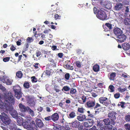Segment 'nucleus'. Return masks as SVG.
Wrapping results in <instances>:
<instances>
[{
    "label": "nucleus",
    "mask_w": 130,
    "mask_h": 130,
    "mask_svg": "<svg viewBox=\"0 0 130 130\" xmlns=\"http://www.w3.org/2000/svg\"><path fill=\"white\" fill-rule=\"evenodd\" d=\"M5 98V101L4 106H1L0 108L5 109V111L8 113V111L11 115L14 118H16L18 117V113L17 111L13 109L12 105H14L15 103V99L13 95L10 93H8Z\"/></svg>",
    "instance_id": "1"
},
{
    "label": "nucleus",
    "mask_w": 130,
    "mask_h": 130,
    "mask_svg": "<svg viewBox=\"0 0 130 130\" xmlns=\"http://www.w3.org/2000/svg\"><path fill=\"white\" fill-rule=\"evenodd\" d=\"M16 118L18 125L20 126L23 125L24 127L28 130H37V127L34 120H33L30 116L27 117L24 122L23 119L21 117H18Z\"/></svg>",
    "instance_id": "2"
},
{
    "label": "nucleus",
    "mask_w": 130,
    "mask_h": 130,
    "mask_svg": "<svg viewBox=\"0 0 130 130\" xmlns=\"http://www.w3.org/2000/svg\"><path fill=\"white\" fill-rule=\"evenodd\" d=\"M90 99L87 101L86 103V107L89 108H92L94 107V109H95L99 107H101V105L98 103L95 104V99L92 98H90Z\"/></svg>",
    "instance_id": "3"
},
{
    "label": "nucleus",
    "mask_w": 130,
    "mask_h": 130,
    "mask_svg": "<svg viewBox=\"0 0 130 130\" xmlns=\"http://www.w3.org/2000/svg\"><path fill=\"white\" fill-rule=\"evenodd\" d=\"M13 90L15 93V97L17 99H20L22 96L20 87L18 85L14 86L13 87Z\"/></svg>",
    "instance_id": "4"
},
{
    "label": "nucleus",
    "mask_w": 130,
    "mask_h": 130,
    "mask_svg": "<svg viewBox=\"0 0 130 130\" xmlns=\"http://www.w3.org/2000/svg\"><path fill=\"white\" fill-rule=\"evenodd\" d=\"M99 101L100 103L102 104L106 107H107L110 104L111 102L106 97H101L99 99Z\"/></svg>",
    "instance_id": "5"
},
{
    "label": "nucleus",
    "mask_w": 130,
    "mask_h": 130,
    "mask_svg": "<svg viewBox=\"0 0 130 130\" xmlns=\"http://www.w3.org/2000/svg\"><path fill=\"white\" fill-rule=\"evenodd\" d=\"M96 16L98 18L103 21L106 20L107 19L106 13L104 11L101 10L98 11Z\"/></svg>",
    "instance_id": "6"
},
{
    "label": "nucleus",
    "mask_w": 130,
    "mask_h": 130,
    "mask_svg": "<svg viewBox=\"0 0 130 130\" xmlns=\"http://www.w3.org/2000/svg\"><path fill=\"white\" fill-rule=\"evenodd\" d=\"M1 120L7 126L11 122V120L8 115L4 112L2 113Z\"/></svg>",
    "instance_id": "7"
},
{
    "label": "nucleus",
    "mask_w": 130,
    "mask_h": 130,
    "mask_svg": "<svg viewBox=\"0 0 130 130\" xmlns=\"http://www.w3.org/2000/svg\"><path fill=\"white\" fill-rule=\"evenodd\" d=\"M70 125L74 128H78V129H82L83 128L82 125L80 124V122L77 120L69 123Z\"/></svg>",
    "instance_id": "8"
},
{
    "label": "nucleus",
    "mask_w": 130,
    "mask_h": 130,
    "mask_svg": "<svg viewBox=\"0 0 130 130\" xmlns=\"http://www.w3.org/2000/svg\"><path fill=\"white\" fill-rule=\"evenodd\" d=\"M117 40L118 42H122L126 40V35L122 33L117 36Z\"/></svg>",
    "instance_id": "9"
},
{
    "label": "nucleus",
    "mask_w": 130,
    "mask_h": 130,
    "mask_svg": "<svg viewBox=\"0 0 130 130\" xmlns=\"http://www.w3.org/2000/svg\"><path fill=\"white\" fill-rule=\"evenodd\" d=\"M103 121L105 125H114L115 124V121H112L109 118H107L104 119Z\"/></svg>",
    "instance_id": "10"
},
{
    "label": "nucleus",
    "mask_w": 130,
    "mask_h": 130,
    "mask_svg": "<svg viewBox=\"0 0 130 130\" xmlns=\"http://www.w3.org/2000/svg\"><path fill=\"white\" fill-rule=\"evenodd\" d=\"M20 109L22 112H27L28 106L26 107L22 103H20L19 105Z\"/></svg>",
    "instance_id": "11"
},
{
    "label": "nucleus",
    "mask_w": 130,
    "mask_h": 130,
    "mask_svg": "<svg viewBox=\"0 0 130 130\" xmlns=\"http://www.w3.org/2000/svg\"><path fill=\"white\" fill-rule=\"evenodd\" d=\"M35 122L37 126L39 127L42 128L44 126V124L41 120L37 118L35 120Z\"/></svg>",
    "instance_id": "12"
},
{
    "label": "nucleus",
    "mask_w": 130,
    "mask_h": 130,
    "mask_svg": "<svg viewBox=\"0 0 130 130\" xmlns=\"http://www.w3.org/2000/svg\"><path fill=\"white\" fill-rule=\"evenodd\" d=\"M113 31L114 34L117 36L123 33L122 31L120 28L118 27L114 28Z\"/></svg>",
    "instance_id": "13"
},
{
    "label": "nucleus",
    "mask_w": 130,
    "mask_h": 130,
    "mask_svg": "<svg viewBox=\"0 0 130 130\" xmlns=\"http://www.w3.org/2000/svg\"><path fill=\"white\" fill-rule=\"evenodd\" d=\"M117 113L114 111H112L108 114V117L112 121H115V120L116 119V115Z\"/></svg>",
    "instance_id": "14"
},
{
    "label": "nucleus",
    "mask_w": 130,
    "mask_h": 130,
    "mask_svg": "<svg viewBox=\"0 0 130 130\" xmlns=\"http://www.w3.org/2000/svg\"><path fill=\"white\" fill-rule=\"evenodd\" d=\"M79 96L82 100H79L78 101V102L80 104H84L86 101L87 97L86 96L83 94H80Z\"/></svg>",
    "instance_id": "15"
},
{
    "label": "nucleus",
    "mask_w": 130,
    "mask_h": 130,
    "mask_svg": "<svg viewBox=\"0 0 130 130\" xmlns=\"http://www.w3.org/2000/svg\"><path fill=\"white\" fill-rule=\"evenodd\" d=\"M88 121L87 122H85L84 123V125L85 127H90L93 125L94 121Z\"/></svg>",
    "instance_id": "16"
},
{
    "label": "nucleus",
    "mask_w": 130,
    "mask_h": 130,
    "mask_svg": "<svg viewBox=\"0 0 130 130\" xmlns=\"http://www.w3.org/2000/svg\"><path fill=\"white\" fill-rule=\"evenodd\" d=\"M97 126L100 128L101 130H103L104 128V123L102 121H97Z\"/></svg>",
    "instance_id": "17"
},
{
    "label": "nucleus",
    "mask_w": 130,
    "mask_h": 130,
    "mask_svg": "<svg viewBox=\"0 0 130 130\" xmlns=\"http://www.w3.org/2000/svg\"><path fill=\"white\" fill-rule=\"evenodd\" d=\"M77 119L79 121H86V116L85 115H82L78 116L77 118Z\"/></svg>",
    "instance_id": "18"
},
{
    "label": "nucleus",
    "mask_w": 130,
    "mask_h": 130,
    "mask_svg": "<svg viewBox=\"0 0 130 130\" xmlns=\"http://www.w3.org/2000/svg\"><path fill=\"white\" fill-rule=\"evenodd\" d=\"M8 125L9 128L10 130H17V126L14 123L10 122Z\"/></svg>",
    "instance_id": "19"
},
{
    "label": "nucleus",
    "mask_w": 130,
    "mask_h": 130,
    "mask_svg": "<svg viewBox=\"0 0 130 130\" xmlns=\"http://www.w3.org/2000/svg\"><path fill=\"white\" fill-rule=\"evenodd\" d=\"M52 119L54 121H57L59 119L58 114L57 113H55L51 116Z\"/></svg>",
    "instance_id": "20"
},
{
    "label": "nucleus",
    "mask_w": 130,
    "mask_h": 130,
    "mask_svg": "<svg viewBox=\"0 0 130 130\" xmlns=\"http://www.w3.org/2000/svg\"><path fill=\"white\" fill-rule=\"evenodd\" d=\"M86 120L94 121L93 119L94 118V116L93 114H88L87 116H86Z\"/></svg>",
    "instance_id": "21"
},
{
    "label": "nucleus",
    "mask_w": 130,
    "mask_h": 130,
    "mask_svg": "<svg viewBox=\"0 0 130 130\" xmlns=\"http://www.w3.org/2000/svg\"><path fill=\"white\" fill-rule=\"evenodd\" d=\"M123 7V5L120 3L117 4L115 7V9L117 10H120Z\"/></svg>",
    "instance_id": "22"
},
{
    "label": "nucleus",
    "mask_w": 130,
    "mask_h": 130,
    "mask_svg": "<svg viewBox=\"0 0 130 130\" xmlns=\"http://www.w3.org/2000/svg\"><path fill=\"white\" fill-rule=\"evenodd\" d=\"M122 47L124 50H127L129 49L130 45L128 43H125L122 45Z\"/></svg>",
    "instance_id": "23"
},
{
    "label": "nucleus",
    "mask_w": 130,
    "mask_h": 130,
    "mask_svg": "<svg viewBox=\"0 0 130 130\" xmlns=\"http://www.w3.org/2000/svg\"><path fill=\"white\" fill-rule=\"evenodd\" d=\"M28 102L30 105H33L35 104V102L34 101L33 98L30 96H28L27 99Z\"/></svg>",
    "instance_id": "24"
},
{
    "label": "nucleus",
    "mask_w": 130,
    "mask_h": 130,
    "mask_svg": "<svg viewBox=\"0 0 130 130\" xmlns=\"http://www.w3.org/2000/svg\"><path fill=\"white\" fill-rule=\"evenodd\" d=\"M93 69L95 72H98L100 70V66L98 64H95L93 67Z\"/></svg>",
    "instance_id": "25"
},
{
    "label": "nucleus",
    "mask_w": 130,
    "mask_h": 130,
    "mask_svg": "<svg viewBox=\"0 0 130 130\" xmlns=\"http://www.w3.org/2000/svg\"><path fill=\"white\" fill-rule=\"evenodd\" d=\"M27 112H28L32 117L34 116L35 115V113L34 111L29 107L28 108L27 110Z\"/></svg>",
    "instance_id": "26"
},
{
    "label": "nucleus",
    "mask_w": 130,
    "mask_h": 130,
    "mask_svg": "<svg viewBox=\"0 0 130 130\" xmlns=\"http://www.w3.org/2000/svg\"><path fill=\"white\" fill-rule=\"evenodd\" d=\"M116 73H115L112 72L110 75L109 79L110 80H113L116 76Z\"/></svg>",
    "instance_id": "27"
},
{
    "label": "nucleus",
    "mask_w": 130,
    "mask_h": 130,
    "mask_svg": "<svg viewBox=\"0 0 130 130\" xmlns=\"http://www.w3.org/2000/svg\"><path fill=\"white\" fill-rule=\"evenodd\" d=\"M23 75V74L21 71H19L16 73V76L18 78H21Z\"/></svg>",
    "instance_id": "28"
},
{
    "label": "nucleus",
    "mask_w": 130,
    "mask_h": 130,
    "mask_svg": "<svg viewBox=\"0 0 130 130\" xmlns=\"http://www.w3.org/2000/svg\"><path fill=\"white\" fill-rule=\"evenodd\" d=\"M63 67L67 69L73 70L74 68L72 66H71L70 65L67 64L64 65Z\"/></svg>",
    "instance_id": "29"
},
{
    "label": "nucleus",
    "mask_w": 130,
    "mask_h": 130,
    "mask_svg": "<svg viewBox=\"0 0 130 130\" xmlns=\"http://www.w3.org/2000/svg\"><path fill=\"white\" fill-rule=\"evenodd\" d=\"M29 46V45L28 43H25L24 44V46L23 47V51H22V53H24L25 51L27 50Z\"/></svg>",
    "instance_id": "30"
},
{
    "label": "nucleus",
    "mask_w": 130,
    "mask_h": 130,
    "mask_svg": "<svg viewBox=\"0 0 130 130\" xmlns=\"http://www.w3.org/2000/svg\"><path fill=\"white\" fill-rule=\"evenodd\" d=\"M124 23L126 25H130V19L128 18L124 19Z\"/></svg>",
    "instance_id": "31"
},
{
    "label": "nucleus",
    "mask_w": 130,
    "mask_h": 130,
    "mask_svg": "<svg viewBox=\"0 0 130 130\" xmlns=\"http://www.w3.org/2000/svg\"><path fill=\"white\" fill-rule=\"evenodd\" d=\"M63 128L64 130H70V129L69 125L68 123H66L63 126Z\"/></svg>",
    "instance_id": "32"
},
{
    "label": "nucleus",
    "mask_w": 130,
    "mask_h": 130,
    "mask_svg": "<svg viewBox=\"0 0 130 130\" xmlns=\"http://www.w3.org/2000/svg\"><path fill=\"white\" fill-rule=\"evenodd\" d=\"M7 78L5 76H0V80L3 83H5Z\"/></svg>",
    "instance_id": "33"
},
{
    "label": "nucleus",
    "mask_w": 130,
    "mask_h": 130,
    "mask_svg": "<svg viewBox=\"0 0 130 130\" xmlns=\"http://www.w3.org/2000/svg\"><path fill=\"white\" fill-rule=\"evenodd\" d=\"M115 87L112 85H110L108 87V90L110 92H113L115 90Z\"/></svg>",
    "instance_id": "34"
},
{
    "label": "nucleus",
    "mask_w": 130,
    "mask_h": 130,
    "mask_svg": "<svg viewBox=\"0 0 130 130\" xmlns=\"http://www.w3.org/2000/svg\"><path fill=\"white\" fill-rule=\"evenodd\" d=\"M125 103L123 102H121L119 103L118 105V106H121V107L122 108H124L125 107L124 105L125 104Z\"/></svg>",
    "instance_id": "35"
},
{
    "label": "nucleus",
    "mask_w": 130,
    "mask_h": 130,
    "mask_svg": "<svg viewBox=\"0 0 130 130\" xmlns=\"http://www.w3.org/2000/svg\"><path fill=\"white\" fill-rule=\"evenodd\" d=\"M107 27L109 29L111 30L112 29V25L109 23H106L104 25Z\"/></svg>",
    "instance_id": "36"
},
{
    "label": "nucleus",
    "mask_w": 130,
    "mask_h": 130,
    "mask_svg": "<svg viewBox=\"0 0 130 130\" xmlns=\"http://www.w3.org/2000/svg\"><path fill=\"white\" fill-rule=\"evenodd\" d=\"M118 91L121 93L123 92L126 90V88H122L121 87H119L118 88Z\"/></svg>",
    "instance_id": "37"
},
{
    "label": "nucleus",
    "mask_w": 130,
    "mask_h": 130,
    "mask_svg": "<svg viewBox=\"0 0 130 130\" xmlns=\"http://www.w3.org/2000/svg\"><path fill=\"white\" fill-rule=\"evenodd\" d=\"M70 89V88L68 87L67 86H64L62 89V90L63 91V90H64V91H69Z\"/></svg>",
    "instance_id": "38"
},
{
    "label": "nucleus",
    "mask_w": 130,
    "mask_h": 130,
    "mask_svg": "<svg viewBox=\"0 0 130 130\" xmlns=\"http://www.w3.org/2000/svg\"><path fill=\"white\" fill-rule=\"evenodd\" d=\"M34 39L32 37H28L26 39L27 42L28 43H30L33 42Z\"/></svg>",
    "instance_id": "39"
},
{
    "label": "nucleus",
    "mask_w": 130,
    "mask_h": 130,
    "mask_svg": "<svg viewBox=\"0 0 130 130\" xmlns=\"http://www.w3.org/2000/svg\"><path fill=\"white\" fill-rule=\"evenodd\" d=\"M23 86L25 88L27 89L29 87L30 85L28 82H25L23 84Z\"/></svg>",
    "instance_id": "40"
},
{
    "label": "nucleus",
    "mask_w": 130,
    "mask_h": 130,
    "mask_svg": "<svg viewBox=\"0 0 130 130\" xmlns=\"http://www.w3.org/2000/svg\"><path fill=\"white\" fill-rule=\"evenodd\" d=\"M70 75L69 73H67L65 74L64 75V78L65 79L67 80H68L70 78Z\"/></svg>",
    "instance_id": "41"
},
{
    "label": "nucleus",
    "mask_w": 130,
    "mask_h": 130,
    "mask_svg": "<svg viewBox=\"0 0 130 130\" xmlns=\"http://www.w3.org/2000/svg\"><path fill=\"white\" fill-rule=\"evenodd\" d=\"M69 116L71 118H73L76 116L75 113L74 112H71L69 115Z\"/></svg>",
    "instance_id": "42"
},
{
    "label": "nucleus",
    "mask_w": 130,
    "mask_h": 130,
    "mask_svg": "<svg viewBox=\"0 0 130 130\" xmlns=\"http://www.w3.org/2000/svg\"><path fill=\"white\" fill-rule=\"evenodd\" d=\"M84 109L83 108L78 107V108L77 111L80 113H83L84 112Z\"/></svg>",
    "instance_id": "43"
},
{
    "label": "nucleus",
    "mask_w": 130,
    "mask_h": 130,
    "mask_svg": "<svg viewBox=\"0 0 130 130\" xmlns=\"http://www.w3.org/2000/svg\"><path fill=\"white\" fill-rule=\"evenodd\" d=\"M125 119L126 121L129 122L130 121V115H128L125 116Z\"/></svg>",
    "instance_id": "44"
},
{
    "label": "nucleus",
    "mask_w": 130,
    "mask_h": 130,
    "mask_svg": "<svg viewBox=\"0 0 130 130\" xmlns=\"http://www.w3.org/2000/svg\"><path fill=\"white\" fill-rule=\"evenodd\" d=\"M47 15L48 17L51 18L53 17V13L52 11H50L47 13Z\"/></svg>",
    "instance_id": "45"
},
{
    "label": "nucleus",
    "mask_w": 130,
    "mask_h": 130,
    "mask_svg": "<svg viewBox=\"0 0 130 130\" xmlns=\"http://www.w3.org/2000/svg\"><path fill=\"white\" fill-rule=\"evenodd\" d=\"M124 126L126 130H130V124H129L127 123L125 124Z\"/></svg>",
    "instance_id": "46"
},
{
    "label": "nucleus",
    "mask_w": 130,
    "mask_h": 130,
    "mask_svg": "<svg viewBox=\"0 0 130 130\" xmlns=\"http://www.w3.org/2000/svg\"><path fill=\"white\" fill-rule=\"evenodd\" d=\"M12 82L9 79L7 78L6 80V83L7 85H10L12 84Z\"/></svg>",
    "instance_id": "47"
},
{
    "label": "nucleus",
    "mask_w": 130,
    "mask_h": 130,
    "mask_svg": "<svg viewBox=\"0 0 130 130\" xmlns=\"http://www.w3.org/2000/svg\"><path fill=\"white\" fill-rule=\"evenodd\" d=\"M76 92V90L75 89L73 88H72L70 91V93L72 94H75Z\"/></svg>",
    "instance_id": "48"
},
{
    "label": "nucleus",
    "mask_w": 130,
    "mask_h": 130,
    "mask_svg": "<svg viewBox=\"0 0 130 130\" xmlns=\"http://www.w3.org/2000/svg\"><path fill=\"white\" fill-rule=\"evenodd\" d=\"M54 88L56 92H59L60 91V90L59 89V87L58 86L55 85Z\"/></svg>",
    "instance_id": "49"
},
{
    "label": "nucleus",
    "mask_w": 130,
    "mask_h": 130,
    "mask_svg": "<svg viewBox=\"0 0 130 130\" xmlns=\"http://www.w3.org/2000/svg\"><path fill=\"white\" fill-rule=\"evenodd\" d=\"M61 16L58 14H55L54 15V18L55 20L60 19L61 18Z\"/></svg>",
    "instance_id": "50"
},
{
    "label": "nucleus",
    "mask_w": 130,
    "mask_h": 130,
    "mask_svg": "<svg viewBox=\"0 0 130 130\" xmlns=\"http://www.w3.org/2000/svg\"><path fill=\"white\" fill-rule=\"evenodd\" d=\"M112 128V125H110V126H109L105 127L104 129V130H111Z\"/></svg>",
    "instance_id": "51"
},
{
    "label": "nucleus",
    "mask_w": 130,
    "mask_h": 130,
    "mask_svg": "<svg viewBox=\"0 0 130 130\" xmlns=\"http://www.w3.org/2000/svg\"><path fill=\"white\" fill-rule=\"evenodd\" d=\"M44 73H45L47 76H50L51 74L50 71L49 70H46L44 71Z\"/></svg>",
    "instance_id": "52"
},
{
    "label": "nucleus",
    "mask_w": 130,
    "mask_h": 130,
    "mask_svg": "<svg viewBox=\"0 0 130 130\" xmlns=\"http://www.w3.org/2000/svg\"><path fill=\"white\" fill-rule=\"evenodd\" d=\"M76 66L78 68H80L81 67V63L79 61H77L75 62Z\"/></svg>",
    "instance_id": "53"
},
{
    "label": "nucleus",
    "mask_w": 130,
    "mask_h": 130,
    "mask_svg": "<svg viewBox=\"0 0 130 130\" xmlns=\"http://www.w3.org/2000/svg\"><path fill=\"white\" fill-rule=\"evenodd\" d=\"M120 96V94L119 93H116L114 94V97L116 99L119 98Z\"/></svg>",
    "instance_id": "54"
},
{
    "label": "nucleus",
    "mask_w": 130,
    "mask_h": 130,
    "mask_svg": "<svg viewBox=\"0 0 130 130\" xmlns=\"http://www.w3.org/2000/svg\"><path fill=\"white\" fill-rule=\"evenodd\" d=\"M40 64L38 63H34L33 65L34 67L36 69H37L39 68Z\"/></svg>",
    "instance_id": "55"
},
{
    "label": "nucleus",
    "mask_w": 130,
    "mask_h": 130,
    "mask_svg": "<svg viewBox=\"0 0 130 130\" xmlns=\"http://www.w3.org/2000/svg\"><path fill=\"white\" fill-rule=\"evenodd\" d=\"M10 59L9 57H6L3 58V60L4 62H7Z\"/></svg>",
    "instance_id": "56"
},
{
    "label": "nucleus",
    "mask_w": 130,
    "mask_h": 130,
    "mask_svg": "<svg viewBox=\"0 0 130 130\" xmlns=\"http://www.w3.org/2000/svg\"><path fill=\"white\" fill-rule=\"evenodd\" d=\"M36 56L37 57L39 56L41 54V52L39 50H37L36 51Z\"/></svg>",
    "instance_id": "57"
},
{
    "label": "nucleus",
    "mask_w": 130,
    "mask_h": 130,
    "mask_svg": "<svg viewBox=\"0 0 130 130\" xmlns=\"http://www.w3.org/2000/svg\"><path fill=\"white\" fill-rule=\"evenodd\" d=\"M44 119L46 121H49L52 119L51 116H48L44 118Z\"/></svg>",
    "instance_id": "58"
},
{
    "label": "nucleus",
    "mask_w": 130,
    "mask_h": 130,
    "mask_svg": "<svg viewBox=\"0 0 130 130\" xmlns=\"http://www.w3.org/2000/svg\"><path fill=\"white\" fill-rule=\"evenodd\" d=\"M16 49V48L13 45H12L10 48V50L12 51H14Z\"/></svg>",
    "instance_id": "59"
},
{
    "label": "nucleus",
    "mask_w": 130,
    "mask_h": 130,
    "mask_svg": "<svg viewBox=\"0 0 130 130\" xmlns=\"http://www.w3.org/2000/svg\"><path fill=\"white\" fill-rule=\"evenodd\" d=\"M33 78L32 79V82H36L37 81V79L36 78L35 76H34L32 77L31 78Z\"/></svg>",
    "instance_id": "60"
},
{
    "label": "nucleus",
    "mask_w": 130,
    "mask_h": 130,
    "mask_svg": "<svg viewBox=\"0 0 130 130\" xmlns=\"http://www.w3.org/2000/svg\"><path fill=\"white\" fill-rule=\"evenodd\" d=\"M103 27L104 28L105 31L106 32L108 31H109V30H110V29H108V28L106 26H105L104 25H103Z\"/></svg>",
    "instance_id": "61"
},
{
    "label": "nucleus",
    "mask_w": 130,
    "mask_h": 130,
    "mask_svg": "<svg viewBox=\"0 0 130 130\" xmlns=\"http://www.w3.org/2000/svg\"><path fill=\"white\" fill-rule=\"evenodd\" d=\"M0 89L2 91H5L6 90L5 88L0 84Z\"/></svg>",
    "instance_id": "62"
},
{
    "label": "nucleus",
    "mask_w": 130,
    "mask_h": 130,
    "mask_svg": "<svg viewBox=\"0 0 130 130\" xmlns=\"http://www.w3.org/2000/svg\"><path fill=\"white\" fill-rule=\"evenodd\" d=\"M21 39H19L18 41L16 42L17 45L18 46L20 45H21Z\"/></svg>",
    "instance_id": "63"
},
{
    "label": "nucleus",
    "mask_w": 130,
    "mask_h": 130,
    "mask_svg": "<svg viewBox=\"0 0 130 130\" xmlns=\"http://www.w3.org/2000/svg\"><path fill=\"white\" fill-rule=\"evenodd\" d=\"M89 130H98L96 128V127L94 126L92 128H90Z\"/></svg>",
    "instance_id": "64"
}]
</instances>
